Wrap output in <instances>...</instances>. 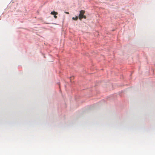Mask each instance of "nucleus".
Segmentation results:
<instances>
[{
    "label": "nucleus",
    "mask_w": 155,
    "mask_h": 155,
    "mask_svg": "<svg viewBox=\"0 0 155 155\" xmlns=\"http://www.w3.org/2000/svg\"><path fill=\"white\" fill-rule=\"evenodd\" d=\"M78 19V17L76 16L75 17H73L72 19L74 20H77Z\"/></svg>",
    "instance_id": "3"
},
{
    "label": "nucleus",
    "mask_w": 155,
    "mask_h": 155,
    "mask_svg": "<svg viewBox=\"0 0 155 155\" xmlns=\"http://www.w3.org/2000/svg\"><path fill=\"white\" fill-rule=\"evenodd\" d=\"M54 15V18H56L57 17V16L56 15Z\"/></svg>",
    "instance_id": "4"
},
{
    "label": "nucleus",
    "mask_w": 155,
    "mask_h": 155,
    "mask_svg": "<svg viewBox=\"0 0 155 155\" xmlns=\"http://www.w3.org/2000/svg\"><path fill=\"white\" fill-rule=\"evenodd\" d=\"M72 77H71V78H70V80H71L72 79Z\"/></svg>",
    "instance_id": "6"
},
{
    "label": "nucleus",
    "mask_w": 155,
    "mask_h": 155,
    "mask_svg": "<svg viewBox=\"0 0 155 155\" xmlns=\"http://www.w3.org/2000/svg\"><path fill=\"white\" fill-rule=\"evenodd\" d=\"M85 13V11L83 10H82L80 11V14L78 16V18L80 20H81L83 18L84 19H86V16L84 15Z\"/></svg>",
    "instance_id": "1"
},
{
    "label": "nucleus",
    "mask_w": 155,
    "mask_h": 155,
    "mask_svg": "<svg viewBox=\"0 0 155 155\" xmlns=\"http://www.w3.org/2000/svg\"><path fill=\"white\" fill-rule=\"evenodd\" d=\"M51 14L53 15H56L58 14V13L57 12H56L54 11L52 12H51Z\"/></svg>",
    "instance_id": "2"
},
{
    "label": "nucleus",
    "mask_w": 155,
    "mask_h": 155,
    "mask_svg": "<svg viewBox=\"0 0 155 155\" xmlns=\"http://www.w3.org/2000/svg\"><path fill=\"white\" fill-rule=\"evenodd\" d=\"M65 13L67 14H69V13L68 12H65Z\"/></svg>",
    "instance_id": "5"
}]
</instances>
